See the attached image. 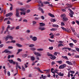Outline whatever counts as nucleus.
Masks as SVG:
<instances>
[{"mask_svg":"<svg viewBox=\"0 0 79 79\" xmlns=\"http://www.w3.org/2000/svg\"><path fill=\"white\" fill-rule=\"evenodd\" d=\"M24 12H25V11L24 10L23 12H22L20 13L21 15H26V13H24Z\"/></svg>","mask_w":79,"mask_h":79,"instance_id":"obj_31","label":"nucleus"},{"mask_svg":"<svg viewBox=\"0 0 79 79\" xmlns=\"http://www.w3.org/2000/svg\"><path fill=\"white\" fill-rule=\"evenodd\" d=\"M44 4H50V2H48V1L46 2H44Z\"/></svg>","mask_w":79,"mask_h":79,"instance_id":"obj_62","label":"nucleus"},{"mask_svg":"<svg viewBox=\"0 0 79 79\" xmlns=\"http://www.w3.org/2000/svg\"><path fill=\"white\" fill-rule=\"evenodd\" d=\"M16 46H17V47H23V45L18 43H17L16 44Z\"/></svg>","mask_w":79,"mask_h":79,"instance_id":"obj_14","label":"nucleus"},{"mask_svg":"<svg viewBox=\"0 0 79 79\" xmlns=\"http://www.w3.org/2000/svg\"><path fill=\"white\" fill-rule=\"evenodd\" d=\"M39 29L41 30V31H44L46 29V28L44 27H39Z\"/></svg>","mask_w":79,"mask_h":79,"instance_id":"obj_11","label":"nucleus"},{"mask_svg":"<svg viewBox=\"0 0 79 79\" xmlns=\"http://www.w3.org/2000/svg\"><path fill=\"white\" fill-rule=\"evenodd\" d=\"M55 64V63L54 61L52 62L51 63V64L52 65V66H53V65H54V64Z\"/></svg>","mask_w":79,"mask_h":79,"instance_id":"obj_61","label":"nucleus"},{"mask_svg":"<svg viewBox=\"0 0 79 79\" xmlns=\"http://www.w3.org/2000/svg\"><path fill=\"white\" fill-rule=\"evenodd\" d=\"M19 27H20V26H18L15 27V29L17 30L18 29H19Z\"/></svg>","mask_w":79,"mask_h":79,"instance_id":"obj_52","label":"nucleus"},{"mask_svg":"<svg viewBox=\"0 0 79 79\" xmlns=\"http://www.w3.org/2000/svg\"><path fill=\"white\" fill-rule=\"evenodd\" d=\"M66 66V64H64L62 65H60L59 67V69H63V68H65Z\"/></svg>","mask_w":79,"mask_h":79,"instance_id":"obj_2","label":"nucleus"},{"mask_svg":"<svg viewBox=\"0 0 79 79\" xmlns=\"http://www.w3.org/2000/svg\"><path fill=\"white\" fill-rule=\"evenodd\" d=\"M11 19L10 18H6L4 20V21H8V20H9V19Z\"/></svg>","mask_w":79,"mask_h":79,"instance_id":"obj_32","label":"nucleus"},{"mask_svg":"<svg viewBox=\"0 0 79 79\" xmlns=\"http://www.w3.org/2000/svg\"><path fill=\"white\" fill-rule=\"evenodd\" d=\"M27 56V54H24L23 55V58H26V57Z\"/></svg>","mask_w":79,"mask_h":79,"instance_id":"obj_38","label":"nucleus"},{"mask_svg":"<svg viewBox=\"0 0 79 79\" xmlns=\"http://www.w3.org/2000/svg\"><path fill=\"white\" fill-rule=\"evenodd\" d=\"M6 52V53H8L10 52V51H8L7 49L5 50L4 52H2V53Z\"/></svg>","mask_w":79,"mask_h":79,"instance_id":"obj_23","label":"nucleus"},{"mask_svg":"<svg viewBox=\"0 0 79 79\" xmlns=\"http://www.w3.org/2000/svg\"><path fill=\"white\" fill-rule=\"evenodd\" d=\"M47 55L49 56H52V54H50L49 52H47Z\"/></svg>","mask_w":79,"mask_h":79,"instance_id":"obj_34","label":"nucleus"},{"mask_svg":"<svg viewBox=\"0 0 79 79\" xmlns=\"http://www.w3.org/2000/svg\"><path fill=\"white\" fill-rule=\"evenodd\" d=\"M69 45H70V47H71V48H73V47H73V46H74V44L73 43H70L69 44Z\"/></svg>","mask_w":79,"mask_h":79,"instance_id":"obj_22","label":"nucleus"},{"mask_svg":"<svg viewBox=\"0 0 79 79\" xmlns=\"http://www.w3.org/2000/svg\"><path fill=\"white\" fill-rule=\"evenodd\" d=\"M37 50L38 52H40V51H43L44 50V49L42 48H38L37 49Z\"/></svg>","mask_w":79,"mask_h":79,"instance_id":"obj_21","label":"nucleus"},{"mask_svg":"<svg viewBox=\"0 0 79 79\" xmlns=\"http://www.w3.org/2000/svg\"><path fill=\"white\" fill-rule=\"evenodd\" d=\"M68 10H69L70 11V13H71V14H72V15H74V12L72 11L70 9H69Z\"/></svg>","mask_w":79,"mask_h":79,"instance_id":"obj_25","label":"nucleus"},{"mask_svg":"<svg viewBox=\"0 0 79 79\" xmlns=\"http://www.w3.org/2000/svg\"><path fill=\"white\" fill-rule=\"evenodd\" d=\"M16 43V41L15 40H12L11 41V43Z\"/></svg>","mask_w":79,"mask_h":79,"instance_id":"obj_63","label":"nucleus"},{"mask_svg":"<svg viewBox=\"0 0 79 79\" xmlns=\"http://www.w3.org/2000/svg\"><path fill=\"white\" fill-rule=\"evenodd\" d=\"M66 49H67V47H64L63 48H62V50H66Z\"/></svg>","mask_w":79,"mask_h":79,"instance_id":"obj_60","label":"nucleus"},{"mask_svg":"<svg viewBox=\"0 0 79 79\" xmlns=\"http://www.w3.org/2000/svg\"><path fill=\"white\" fill-rule=\"evenodd\" d=\"M65 63L68 64L69 65H73V63H72L71 62L69 61H67L65 62Z\"/></svg>","mask_w":79,"mask_h":79,"instance_id":"obj_8","label":"nucleus"},{"mask_svg":"<svg viewBox=\"0 0 79 79\" xmlns=\"http://www.w3.org/2000/svg\"><path fill=\"white\" fill-rule=\"evenodd\" d=\"M50 38L51 39H53V38H54V35H52L50 37Z\"/></svg>","mask_w":79,"mask_h":79,"instance_id":"obj_58","label":"nucleus"},{"mask_svg":"<svg viewBox=\"0 0 79 79\" xmlns=\"http://www.w3.org/2000/svg\"><path fill=\"white\" fill-rule=\"evenodd\" d=\"M31 61H34L35 60V58L33 56L31 57Z\"/></svg>","mask_w":79,"mask_h":79,"instance_id":"obj_30","label":"nucleus"},{"mask_svg":"<svg viewBox=\"0 0 79 79\" xmlns=\"http://www.w3.org/2000/svg\"><path fill=\"white\" fill-rule=\"evenodd\" d=\"M44 71H46V73H49L50 71L49 70H44Z\"/></svg>","mask_w":79,"mask_h":79,"instance_id":"obj_59","label":"nucleus"},{"mask_svg":"<svg viewBox=\"0 0 79 79\" xmlns=\"http://www.w3.org/2000/svg\"><path fill=\"white\" fill-rule=\"evenodd\" d=\"M72 40L73 41V42L74 43H76L77 42V40H74V39H72Z\"/></svg>","mask_w":79,"mask_h":79,"instance_id":"obj_41","label":"nucleus"},{"mask_svg":"<svg viewBox=\"0 0 79 79\" xmlns=\"http://www.w3.org/2000/svg\"><path fill=\"white\" fill-rule=\"evenodd\" d=\"M75 48L77 50V52H79V48Z\"/></svg>","mask_w":79,"mask_h":79,"instance_id":"obj_64","label":"nucleus"},{"mask_svg":"<svg viewBox=\"0 0 79 79\" xmlns=\"http://www.w3.org/2000/svg\"><path fill=\"white\" fill-rule=\"evenodd\" d=\"M48 15H49V16H51V17H52V18H54V17H55V15H54L52 14L51 13H49L48 14Z\"/></svg>","mask_w":79,"mask_h":79,"instance_id":"obj_20","label":"nucleus"},{"mask_svg":"<svg viewBox=\"0 0 79 79\" xmlns=\"http://www.w3.org/2000/svg\"><path fill=\"white\" fill-rule=\"evenodd\" d=\"M3 17H0V21H3Z\"/></svg>","mask_w":79,"mask_h":79,"instance_id":"obj_45","label":"nucleus"},{"mask_svg":"<svg viewBox=\"0 0 79 79\" xmlns=\"http://www.w3.org/2000/svg\"><path fill=\"white\" fill-rule=\"evenodd\" d=\"M37 2L39 3H42V1H41V0H38Z\"/></svg>","mask_w":79,"mask_h":79,"instance_id":"obj_56","label":"nucleus"},{"mask_svg":"<svg viewBox=\"0 0 79 79\" xmlns=\"http://www.w3.org/2000/svg\"><path fill=\"white\" fill-rule=\"evenodd\" d=\"M36 50V49L34 48H31V50L32 51H35Z\"/></svg>","mask_w":79,"mask_h":79,"instance_id":"obj_37","label":"nucleus"},{"mask_svg":"<svg viewBox=\"0 0 79 79\" xmlns=\"http://www.w3.org/2000/svg\"><path fill=\"white\" fill-rule=\"evenodd\" d=\"M39 19H40V17H39V18L35 17V19L36 21H38Z\"/></svg>","mask_w":79,"mask_h":79,"instance_id":"obj_43","label":"nucleus"},{"mask_svg":"<svg viewBox=\"0 0 79 79\" xmlns=\"http://www.w3.org/2000/svg\"><path fill=\"white\" fill-rule=\"evenodd\" d=\"M40 26H45V23H40Z\"/></svg>","mask_w":79,"mask_h":79,"instance_id":"obj_28","label":"nucleus"},{"mask_svg":"<svg viewBox=\"0 0 79 79\" xmlns=\"http://www.w3.org/2000/svg\"><path fill=\"white\" fill-rule=\"evenodd\" d=\"M58 71H59V70L58 69H56L54 70V73H56L58 74Z\"/></svg>","mask_w":79,"mask_h":79,"instance_id":"obj_13","label":"nucleus"},{"mask_svg":"<svg viewBox=\"0 0 79 79\" xmlns=\"http://www.w3.org/2000/svg\"><path fill=\"white\" fill-rule=\"evenodd\" d=\"M57 30H58V29L55 28H52L50 29L51 31H57Z\"/></svg>","mask_w":79,"mask_h":79,"instance_id":"obj_18","label":"nucleus"},{"mask_svg":"<svg viewBox=\"0 0 79 79\" xmlns=\"http://www.w3.org/2000/svg\"><path fill=\"white\" fill-rule=\"evenodd\" d=\"M62 57L63 59H65V60H68V58L66 56H62Z\"/></svg>","mask_w":79,"mask_h":79,"instance_id":"obj_12","label":"nucleus"},{"mask_svg":"<svg viewBox=\"0 0 79 79\" xmlns=\"http://www.w3.org/2000/svg\"><path fill=\"white\" fill-rule=\"evenodd\" d=\"M51 57H50V58H51V60H55V59H56V57L55 56H53V55H52V56H51Z\"/></svg>","mask_w":79,"mask_h":79,"instance_id":"obj_9","label":"nucleus"},{"mask_svg":"<svg viewBox=\"0 0 79 79\" xmlns=\"http://www.w3.org/2000/svg\"><path fill=\"white\" fill-rule=\"evenodd\" d=\"M57 63H59L60 64H61L63 63V61L61 60L57 61H56Z\"/></svg>","mask_w":79,"mask_h":79,"instance_id":"obj_19","label":"nucleus"},{"mask_svg":"<svg viewBox=\"0 0 79 79\" xmlns=\"http://www.w3.org/2000/svg\"><path fill=\"white\" fill-rule=\"evenodd\" d=\"M17 50L18 52H22V51H23V49H19Z\"/></svg>","mask_w":79,"mask_h":79,"instance_id":"obj_47","label":"nucleus"},{"mask_svg":"<svg viewBox=\"0 0 79 79\" xmlns=\"http://www.w3.org/2000/svg\"><path fill=\"white\" fill-rule=\"evenodd\" d=\"M19 11H22V12H24V10L23 9H16L15 15L16 16H19Z\"/></svg>","mask_w":79,"mask_h":79,"instance_id":"obj_1","label":"nucleus"},{"mask_svg":"<svg viewBox=\"0 0 79 79\" xmlns=\"http://www.w3.org/2000/svg\"><path fill=\"white\" fill-rule=\"evenodd\" d=\"M61 24L62 26H63L65 25V24H64V23L63 22H62L61 23Z\"/></svg>","mask_w":79,"mask_h":79,"instance_id":"obj_40","label":"nucleus"},{"mask_svg":"<svg viewBox=\"0 0 79 79\" xmlns=\"http://www.w3.org/2000/svg\"><path fill=\"white\" fill-rule=\"evenodd\" d=\"M66 5L67 6H68V7H72V6H71V5L69 4H66Z\"/></svg>","mask_w":79,"mask_h":79,"instance_id":"obj_39","label":"nucleus"},{"mask_svg":"<svg viewBox=\"0 0 79 79\" xmlns=\"http://www.w3.org/2000/svg\"><path fill=\"white\" fill-rule=\"evenodd\" d=\"M58 74L59 76H61V77H62V76H64V74L63 73H62L61 72H60L59 73H58Z\"/></svg>","mask_w":79,"mask_h":79,"instance_id":"obj_15","label":"nucleus"},{"mask_svg":"<svg viewBox=\"0 0 79 79\" xmlns=\"http://www.w3.org/2000/svg\"><path fill=\"white\" fill-rule=\"evenodd\" d=\"M50 21H51V22H55V21H56L55 19H51L50 20Z\"/></svg>","mask_w":79,"mask_h":79,"instance_id":"obj_36","label":"nucleus"},{"mask_svg":"<svg viewBox=\"0 0 79 79\" xmlns=\"http://www.w3.org/2000/svg\"><path fill=\"white\" fill-rule=\"evenodd\" d=\"M32 40L34 42H35V41L37 40V38L35 36H34L32 38Z\"/></svg>","mask_w":79,"mask_h":79,"instance_id":"obj_7","label":"nucleus"},{"mask_svg":"<svg viewBox=\"0 0 79 79\" xmlns=\"http://www.w3.org/2000/svg\"><path fill=\"white\" fill-rule=\"evenodd\" d=\"M26 32L27 33H30L31 32V31L29 30H27L26 31Z\"/></svg>","mask_w":79,"mask_h":79,"instance_id":"obj_48","label":"nucleus"},{"mask_svg":"<svg viewBox=\"0 0 79 79\" xmlns=\"http://www.w3.org/2000/svg\"><path fill=\"white\" fill-rule=\"evenodd\" d=\"M11 6L10 7V11H11V10H13V5H12V4H11V3H10L9 4Z\"/></svg>","mask_w":79,"mask_h":79,"instance_id":"obj_16","label":"nucleus"},{"mask_svg":"<svg viewBox=\"0 0 79 79\" xmlns=\"http://www.w3.org/2000/svg\"><path fill=\"white\" fill-rule=\"evenodd\" d=\"M8 61L11 64L12 63L13 64H15L16 63V62L13 61V60H8Z\"/></svg>","mask_w":79,"mask_h":79,"instance_id":"obj_5","label":"nucleus"},{"mask_svg":"<svg viewBox=\"0 0 79 79\" xmlns=\"http://www.w3.org/2000/svg\"><path fill=\"white\" fill-rule=\"evenodd\" d=\"M65 31L66 32H67L69 33H70V32H71V30H70V29H66Z\"/></svg>","mask_w":79,"mask_h":79,"instance_id":"obj_24","label":"nucleus"},{"mask_svg":"<svg viewBox=\"0 0 79 79\" xmlns=\"http://www.w3.org/2000/svg\"><path fill=\"white\" fill-rule=\"evenodd\" d=\"M8 39H10L11 40H13V37L11 35H7L6 38V41H7Z\"/></svg>","mask_w":79,"mask_h":79,"instance_id":"obj_3","label":"nucleus"},{"mask_svg":"<svg viewBox=\"0 0 79 79\" xmlns=\"http://www.w3.org/2000/svg\"><path fill=\"white\" fill-rule=\"evenodd\" d=\"M69 15H70V17L71 18H73V15H74V14H71L69 13Z\"/></svg>","mask_w":79,"mask_h":79,"instance_id":"obj_57","label":"nucleus"},{"mask_svg":"<svg viewBox=\"0 0 79 79\" xmlns=\"http://www.w3.org/2000/svg\"><path fill=\"white\" fill-rule=\"evenodd\" d=\"M48 40L49 42H52L53 43L55 42V41L54 40H52L49 38L48 39Z\"/></svg>","mask_w":79,"mask_h":79,"instance_id":"obj_33","label":"nucleus"},{"mask_svg":"<svg viewBox=\"0 0 79 79\" xmlns=\"http://www.w3.org/2000/svg\"><path fill=\"white\" fill-rule=\"evenodd\" d=\"M62 19L64 21H67L68 20V19L66 17L63 18Z\"/></svg>","mask_w":79,"mask_h":79,"instance_id":"obj_10","label":"nucleus"},{"mask_svg":"<svg viewBox=\"0 0 79 79\" xmlns=\"http://www.w3.org/2000/svg\"><path fill=\"white\" fill-rule=\"evenodd\" d=\"M32 23H33V24L34 25L35 24L37 23V22H35V21H32Z\"/></svg>","mask_w":79,"mask_h":79,"instance_id":"obj_46","label":"nucleus"},{"mask_svg":"<svg viewBox=\"0 0 79 79\" xmlns=\"http://www.w3.org/2000/svg\"><path fill=\"white\" fill-rule=\"evenodd\" d=\"M40 18L44 20L45 19V18L44 17V16H40Z\"/></svg>","mask_w":79,"mask_h":79,"instance_id":"obj_55","label":"nucleus"},{"mask_svg":"<svg viewBox=\"0 0 79 79\" xmlns=\"http://www.w3.org/2000/svg\"><path fill=\"white\" fill-rule=\"evenodd\" d=\"M13 15V13H10L8 14H6V17H8V16H11Z\"/></svg>","mask_w":79,"mask_h":79,"instance_id":"obj_6","label":"nucleus"},{"mask_svg":"<svg viewBox=\"0 0 79 79\" xmlns=\"http://www.w3.org/2000/svg\"><path fill=\"white\" fill-rule=\"evenodd\" d=\"M61 29H63V31H66V28H65L64 27H61Z\"/></svg>","mask_w":79,"mask_h":79,"instance_id":"obj_49","label":"nucleus"},{"mask_svg":"<svg viewBox=\"0 0 79 79\" xmlns=\"http://www.w3.org/2000/svg\"><path fill=\"white\" fill-rule=\"evenodd\" d=\"M41 77L43 79H45L47 77V76H44V75L42 74L41 75Z\"/></svg>","mask_w":79,"mask_h":79,"instance_id":"obj_27","label":"nucleus"},{"mask_svg":"<svg viewBox=\"0 0 79 79\" xmlns=\"http://www.w3.org/2000/svg\"><path fill=\"white\" fill-rule=\"evenodd\" d=\"M53 47H49V50H53Z\"/></svg>","mask_w":79,"mask_h":79,"instance_id":"obj_44","label":"nucleus"},{"mask_svg":"<svg viewBox=\"0 0 79 79\" xmlns=\"http://www.w3.org/2000/svg\"><path fill=\"white\" fill-rule=\"evenodd\" d=\"M7 74H8V76H10V72L9 71H8L7 72Z\"/></svg>","mask_w":79,"mask_h":79,"instance_id":"obj_54","label":"nucleus"},{"mask_svg":"<svg viewBox=\"0 0 79 79\" xmlns=\"http://www.w3.org/2000/svg\"><path fill=\"white\" fill-rule=\"evenodd\" d=\"M23 22H25V23H27V20L26 19H24L23 20Z\"/></svg>","mask_w":79,"mask_h":79,"instance_id":"obj_53","label":"nucleus"},{"mask_svg":"<svg viewBox=\"0 0 79 79\" xmlns=\"http://www.w3.org/2000/svg\"><path fill=\"white\" fill-rule=\"evenodd\" d=\"M71 29L73 32H75V30H74V28L73 27H71Z\"/></svg>","mask_w":79,"mask_h":79,"instance_id":"obj_35","label":"nucleus"},{"mask_svg":"<svg viewBox=\"0 0 79 79\" xmlns=\"http://www.w3.org/2000/svg\"><path fill=\"white\" fill-rule=\"evenodd\" d=\"M38 10L42 12V13H44V10H43V9H42L41 8L39 7L38 9Z\"/></svg>","mask_w":79,"mask_h":79,"instance_id":"obj_17","label":"nucleus"},{"mask_svg":"<svg viewBox=\"0 0 79 79\" xmlns=\"http://www.w3.org/2000/svg\"><path fill=\"white\" fill-rule=\"evenodd\" d=\"M8 48L9 49H13V47L12 46H8Z\"/></svg>","mask_w":79,"mask_h":79,"instance_id":"obj_50","label":"nucleus"},{"mask_svg":"<svg viewBox=\"0 0 79 79\" xmlns=\"http://www.w3.org/2000/svg\"><path fill=\"white\" fill-rule=\"evenodd\" d=\"M54 70V69L52 68L51 69V73H54V72H53V70Z\"/></svg>","mask_w":79,"mask_h":79,"instance_id":"obj_51","label":"nucleus"},{"mask_svg":"<svg viewBox=\"0 0 79 79\" xmlns=\"http://www.w3.org/2000/svg\"><path fill=\"white\" fill-rule=\"evenodd\" d=\"M53 27H57L58 28L59 27V26L58 25H55V24H53L52 25Z\"/></svg>","mask_w":79,"mask_h":79,"instance_id":"obj_26","label":"nucleus"},{"mask_svg":"<svg viewBox=\"0 0 79 79\" xmlns=\"http://www.w3.org/2000/svg\"><path fill=\"white\" fill-rule=\"evenodd\" d=\"M33 53L35 55H36V56H41V54L38 52H36L35 51H34Z\"/></svg>","mask_w":79,"mask_h":79,"instance_id":"obj_4","label":"nucleus"},{"mask_svg":"<svg viewBox=\"0 0 79 79\" xmlns=\"http://www.w3.org/2000/svg\"><path fill=\"white\" fill-rule=\"evenodd\" d=\"M66 16V14H63L61 15V17H63V18H65Z\"/></svg>","mask_w":79,"mask_h":79,"instance_id":"obj_29","label":"nucleus"},{"mask_svg":"<svg viewBox=\"0 0 79 79\" xmlns=\"http://www.w3.org/2000/svg\"><path fill=\"white\" fill-rule=\"evenodd\" d=\"M34 46V44H31L29 45V47H33Z\"/></svg>","mask_w":79,"mask_h":79,"instance_id":"obj_42","label":"nucleus"}]
</instances>
